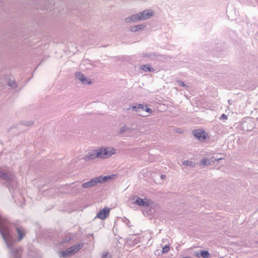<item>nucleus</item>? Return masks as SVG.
I'll use <instances>...</instances> for the list:
<instances>
[{"mask_svg":"<svg viewBox=\"0 0 258 258\" xmlns=\"http://www.w3.org/2000/svg\"><path fill=\"white\" fill-rule=\"evenodd\" d=\"M221 119H227V116L225 114H222V115L221 116Z\"/></svg>","mask_w":258,"mask_h":258,"instance_id":"obj_18","label":"nucleus"},{"mask_svg":"<svg viewBox=\"0 0 258 258\" xmlns=\"http://www.w3.org/2000/svg\"><path fill=\"white\" fill-rule=\"evenodd\" d=\"M141 69L143 70L145 72H153L154 71V69L151 67L148 64L143 65L141 67Z\"/></svg>","mask_w":258,"mask_h":258,"instance_id":"obj_12","label":"nucleus"},{"mask_svg":"<svg viewBox=\"0 0 258 258\" xmlns=\"http://www.w3.org/2000/svg\"><path fill=\"white\" fill-rule=\"evenodd\" d=\"M129 19H126L127 21L129 22V20H128Z\"/></svg>","mask_w":258,"mask_h":258,"instance_id":"obj_24","label":"nucleus"},{"mask_svg":"<svg viewBox=\"0 0 258 258\" xmlns=\"http://www.w3.org/2000/svg\"><path fill=\"white\" fill-rule=\"evenodd\" d=\"M16 231L19 235L18 241H21L25 235V233L22 228L17 227Z\"/></svg>","mask_w":258,"mask_h":258,"instance_id":"obj_11","label":"nucleus"},{"mask_svg":"<svg viewBox=\"0 0 258 258\" xmlns=\"http://www.w3.org/2000/svg\"><path fill=\"white\" fill-rule=\"evenodd\" d=\"M181 85H182V86H183V85H184V84H183V83H182Z\"/></svg>","mask_w":258,"mask_h":258,"instance_id":"obj_25","label":"nucleus"},{"mask_svg":"<svg viewBox=\"0 0 258 258\" xmlns=\"http://www.w3.org/2000/svg\"><path fill=\"white\" fill-rule=\"evenodd\" d=\"M146 110L147 112L151 113L152 112V109L150 108H148L147 106H145Z\"/></svg>","mask_w":258,"mask_h":258,"instance_id":"obj_19","label":"nucleus"},{"mask_svg":"<svg viewBox=\"0 0 258 258\" xmlns=\"http://www.w3.org/2000/svg\"><path fill=\"white\" fill-rule=\"evenodd\" d=\"M76 78L84 84H91L92 81L90 79L88 80L82 74L77 73L76 74Z\"/></svg>","mask_w":258,"mask_h":258,"instance_id":"obj_9","label":"nucleus"},{"mask_svg":"<svg viewBox=\"0 0 258 258\" xmlns=\"http://www.w3.org/2000/svg\"><path fill=\"white\" fill-rule=\"evenodd\" d=\"M102 258H109V257L107 256V253H104V254L103 255V257H102Z\"/></svg>","mask_w":258,"mask_h":258,"instance_id":"obj_20","label":"nucleus"},{"mask_svg":"<svg viewBox=\"0 0 258 258\" xmlns=\"http://www.w3.org/2000/svg\"><path fill=\"white\" fill-rule=\"evenodd\" d=\"M83 246V243H78L68 248L66 250L59 252L60 257L71 256L78 251Z\"/></svg>","mask_w":258,"mask_h":258,"instance_id":"obj_2","label":"nucleus"},{"mask_svg":"<svg viewBox=\"0 0 258 258\" xmlns=\"http://www.w3.org/2000/svg\"><path fill=\"white\" fill-rule=\"evenodd\" d=\"M153 14L154 13L153 11L150 10H146L144 11L142 13H140L133 16L131 19L137 21L146 20L152 17Z\"/></svg>","mask_w":258,"mask_h":258,"instance_id":"obj_3","label":"nucleus"},{"mask_svg":"<svg viewBox=\"0 0 258 258\" xmlns=\"http://www.w3.org/2000/svg\"><path fill=\"white\" fill-rule=\"evenodd\" d=\"M110 177L109 176H105L103 178L102 177H97L95 179H93L91 180L90 181L87 182L82 185V187L84 188H87L91 186H93L97 183H99L101 182H104L106 181L107 179L110 178Z\"/></svg>","mask_w":258,"mask_h":258,"instance_id":"obj_5","label":"nucleus"},{"mask_svg":"<svg viewBox=\"0 0 258 258\" xmlns=\"http://www.w3.org/2000/svg\"><path fill=\"white\" fill-rule=\"evenodd\" d=\"M200 254L202 257H205V258H208L210 256L209 253L208 252V251H206V250L201 251Z\"/></svg>","mask_w":258,"mask_h":258,"instance_id":"obj_14","label":"nucleus"},{"mask_svg":"<svg viewBox=\"0 0 258 258\" xmlns=\"http://www.w3.org/2000/svg\"><path fill=\"white\" fill-rule=\"evenodd\" d=\"M194 136L199 140L204 141L206 139L207 134L203 130H196L193 132Z\"/></svg>","mask_w":258,"mask_h":258,"instance_id":"obj_7","label":"nucleus"},{"mask_svg":"<svg viewBox=\"0 0 258 258\" xmlns=\"http://www.w3.org/2000/svg\"><path fill=\"white\" fill-rule=\"evenodd\" d=\"M0 233L6 243L9 245L12 241V236L6 219L0 216Z\"/></svg>","mask_w":258,"mask_h":258,"instance_id":"obj_1","label":"nucleus"},{"mask_svg":"<svg viewBox=\"0 0 258 258\" xmlns=\"http://www.w3.org/2000/svg\"><path fill=\"white\" fill-rule=\"evenodd\" d=\"M15 85H16V84H15V83H13V84H10V85L11 86H12V87H14V86H15Z\"/></svg>","mask_w":258,"mask_h":258,"instance_id":"obj_22","label":"nucleus"},{"mask_svg":"<svg viewBox=\"0 0 258 258\" xmlns=\"http://www.w3.org/2000/svg\"><path fill=\"white\" fill-rule=\"evenodd\" d=\"M202 163L204 164V165H208V164H209V160L207 159H204L202 161Z\"/></svg>","mask_w":258,"mask_h":258,"instance_id":"obj_17","label":"nucleus"},{"mask_svg":"<svg viewBox=\"0 0 258 258\" xmlns=\"http://www.w3.org/2000/svg\"><path fill=\"white\" fill-rule=\"evenodd\" d=\"M170 250V247L168 245H165L162 248V252L165 253L168 252Z\"/></svg>","mask_w":258,"mask_h":258,"instance_id":"obj_15","label":"nucleus"},{"mask_svg":"<svg viewBox=\"0 0 258 258\" xmlns=\"http://www.w3.org/2000/svg\"><path fill=\"white\" fill-rule=\"evenodd\" d=\"M96 158H99L98 151L96 150H93L84 157V159L85 160H89Z\"/></svg>","mask_w":258,"mask_h":258,"instance_id":"obj_10","label":"nucleus"},{"mask_svg":"<svg viewBox=\"0 0 258 258\" xmlns=\"http://www.w3.org/2000/svg\"><path fill=\"white\" fill-rule=\"evenodd\" d=\"M144 106L142 104H140L138 107L139 108H142V109H144Z\"/></svg>","mask_w":258,"mask_h":258,"instance_id":"obj_21","label":"nucleus"},{"mask_svg":"<svg viewBox=\"0 0 258 258\" xmlns=\"http://www.w3.org/2000/svg\"><path fill=\"white\" fill-rule=\"evenodd\" d=\"M135 203L142 206H149L151 205V202L150 200L147 199H142L140 198H137Z\"/></svg>","mask_w":258,"mask_h":258,"instance_id":"obj_8","label":"nucleus"},{"mask_svg":"<svg viewBox=\"0 0 258 258\" xmlns=\"http://www.w3.org/2000/svg\"><path fill=\"white\" fill-rule=\"evenodd\" d=\"M98 151L99 158H108L115 152V149L111 147L100 149Z\"/></svg>","mask_w":258,"mask_h":258,"instance_id":"obj_4","label":"nucleus"},{"mask_svg":"<svg viewBox=\"0 0 258 258\" xmlns=\"http://www.w3.org/2000/svg\"><path fill=\"white\" fill-rule=\"evenodd\" d=\"M164 176L162 175V176H161V177H162V178H164Z\"/></svg>","mask_w":258,"mask_h":258,"instance_id":"obj_26","label":"nucleus"},{"mask_svg":"<svg viewBox=\"0 0 258 258\" xmlns=\"http://www.w3.org/2000/svg\"><path fill=\"white\" fill-rule=\"evenodd\" d=\"M7 176V175L5 173L3 174V177L4 178H6Z\"/></svg>","mask_w":258,"mask_h":258,"instance_id":"obj_23","label":"nucleus"},{"mask_svg":"<svg viewBox=\"0 0 258 258\" xmlns=\"http://www.w3.org/2000/svg\"><path fill=\"white\" fill-rule=\"evenodd\" d=\"M144 27L145 26L142 25L133 26L131 28V30L133 32H136L143 29Z\"/></svg>","mask_w":258,"mask_h":258,"instance_id":"obj_13","label":"nucleus"},{"mask_svg":"<svg viewBox=\"0 0 258 258\" xmlns=\"http://www.w3.org/2000/svg\"><path fill=\"white\" fill-rule=\"evenodd\" d=\"M110 209L107 207H105L104 209L101 210L97 214L96 217L101 219H105L109 215Z\"/></svg>","mask_w":258,"mask_h":258,"instance_id":"obj_6","label":"nucleus"},{"mask_svg":"<svg viewBox=\"0 0 258 258\" xmlns=\"http://www.w3.org/2000/svg\"><path fill=\"white\" fill-rule=\"evenodd\" d=\"M183 164L185 165H189L192 166L194 165L193 163L191 161H185L183 162Z\"/></svg>","mask_w":258,"mask_h":258,"instance_id":"obj_16","label":"nucleus"}]
</instances>
